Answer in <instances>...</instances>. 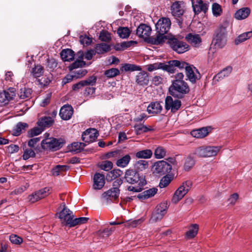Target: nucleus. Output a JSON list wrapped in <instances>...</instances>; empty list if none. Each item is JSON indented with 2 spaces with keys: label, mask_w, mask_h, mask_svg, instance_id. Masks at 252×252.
Returning a JSON list of instances; mask_svg holds the SVG:
<instances>
[{
  "label": "nucleus",
  "mask_w": 252,
  "mask_h": 252,
  "mask_svg": "<svg viewBox=\"0 0 252 252\" xmlns=\"http://www.w3.org/2000/svg\"><path fill=\"white\" fill-rule=\"evenodd\" d=\"M230 23L227 20H224L216 30L212 43L218 48H222L227 42V29L229 27Z\"/></svg>",
  "instance_id": "1"
},
{
  "label": "nucleus",
  "mask_w": 252,
  "mask_h": 252,
  "mask_svg": "<svg viewBox=\"0 0 252 252\" xmlns=\"http://www.w3.org/2000/svg\"><path fill=\"white\" fill-rule=\"evenodd\" d=\"M173 63V69L175 71V67L180 69H185L186 74L188 79L192 83H194L201 78V75L198 70L193 65H189L188 63L178 60H174L172 62Z\"/></svg>",
  "instance_id": "2"
},
{
  "label": "nucleus",
  "mask_w": 252,
  "mask_h": 252,
  "mask_svg": "<svg viewBox=\"0 0 252 252\" xmlns=\"http://www.w3.org/2000/svg\"><path fill=\"white\" fill-rule=\"evenodd\" d=\"M170 94L178 98H182L184 95L189 93V88L185 81H174L169 88Z\"/></svg>",
  "instance_id": "3"
},
{
  "label": "nucleus",
  "mask_w": 252,
  "mask_h": 252,
  "mask_svg": "<svg viewBox=\"0 0 252 252\" xmlns=\"http://www.w3.org/2000/svg\"><path fill=\"white\" fill-rule=\"evenodd\" d=\"M62 205L63 206V209L56 215L63 225L71 227L72 222L74 218L73 213L65 206L64 203H63Z\"/></svg>",
  "instance_id": "4"
},
{
  "label": "nucleus",
  "mask_w": 252,
  "mask_h": 252,
  "mask_svg": "<svg viewBox=\"0 0 252 252\" xmlns=\"http://www.w3.org/2000/svg\"><path fill=\"white\" fill-rule=\"evenodd\" d=\"M220 149L219 146L200 147L195 150V154L200 157H212L216 156Z\"/></svg>",
  "instance_id": "5"
},
{
  "label": "nucleus",
  "mask_w": 252,
  "mask_h": 252,
  "mask_svg": "<svg viewBox=\"0 0 252 252\" xmlns=\"http://www.w3.org/2000/svg\"><path fill=\"white\" fill-rule=\"evenodd\" d=\"M192 183L190 181L184 182L175 192L172 198V202L175 204L178 203L187 193L191 188Z\"/></svg>",
  "instance_id": "6"
},
{
  "label": "nucleus",
  "mask_w": 252,
  "mask_h": 252,
  "mask_svg": "<svg viewBox=\"0 0 252 252\" xmlns=\"http://www.w3.org/2000/svg\"><path fill=\"white\" fill-rule=\"evenodd\" d=\"M168 43L170 47L178 54L184 53L189 50L188 44L175 37L169 38L168 40Z\"/></svg>",
  "instance_id": "7"
},
{
  "label": "nucleus",
  "mask_w": 252,
  "mask_h": 252,
  "mask_svg": "<svg viewBox=\"0 0 252 252\" xmlns=\"http://www.w3.org/2000/svg\"><path fill=\"white\" fill-rule=\"evenodd\" d=\"M63 143L61 139L51 137L46 138L41 142L42 148L44 150L56 151L62 148Z\"/></svg>",
  "instance_id": "8"
},
{
  "label": "nucleus",
  "mask_w": 252,
  "mask_h": 252,
  "mask_svg": "<svg viewBox=\"0 0 252 252\" xmlns=\"http://www.w3.org/2000/svg\"><path fill=\"white\" fill-rule=\"evenodd\" d=\"M167 210V204L162 202L157 205L153 211L150 220L151 222H156L160 220L166 214Z\"/></svg>",
  "instance_id": "9"
},
{
  "label": "nucleus",
  "mask_w": 252,
  "mask_h": 252,
  "mask_svg": "<svg viewBox=\"0 0 252 252\" xmlns=\"http://www.w3.org/2000/svg\"><path fill=\"white\" fill-rule=\"evenodd\" d=\"M174 62V60L169 61L166 63H157L153 64H149L146 65V68L150 72L158 69H162L163 70L172 73L174 72L173 63H172V62Z\"/></svg>",
  "instance_id": "10"
},
{
  "label": "nucleus",
  "mask_w": 252,
  "mask_h": 252,
  "mask_svg": "<svg viewBox=\"0 0 252 252\" xmlns=\"http://www.w3.org/2000/svg\"><path fill=\"white\" fill-rule=\"evenodd\" d=\"M171 170V165L163 160L156 161L151 167L153 173H170Z\"/></svg>",
  "instance_id": "11"
},
{
  "label": "nucleus",
  "mask_w": 252,
  "mask_h": 252,
  "mask_svg": "<svg viewBox=\"0 0 252 252\" xmlns=\"http://www.w3.org/2000/svg\"><path fill=\"white\" fill-rule=\"evenodd\" d=\"M52 191L51 189L46 187L39 189L28 196V200L31 203H34L38 200L41 199L51 193Z\"/></svg>",
  "instance_id": "12"
},
{
  "label": "nucleus",
  "mask_w": 252,
  "mask_h": 252,
  "mask_svg": "<svg viewBox=\"0 0 252 252\" xmlns=\"http://www.w3.org/2000/svg\"><path fill=\"white\" fill-rule=\"evenodd\" d=\"M181 106V102L177 98H173L171 96H167L165 99V108L175 113Z\"/></svg>",
  "instance_id": "13"
},
{
  "label": "nucleus",
  "mask_w": 252,
  "mask_h": 252,
  "mask_svg": "<svg viewBox=\"0 0 252 252\" xmlns=\"http://www.w3.org/2000/svg\"><path fill=\"white\" fill-rule=\"evenodd\" d=\"M125 179L127 183L131 184L144 186L147 184L145 177L143 174H141V176L139 174H125Z\"/></svg>",
  "instance_id": "14"
},
{
  "label": "nucleus",
  "mask_w": 252,
  "mask_h": 252,
  "mask_svg": "<svg viewBox=\"0 0 252 252\" xmlns=\"http://www.w3.org/2000/svg\"><path fill=\"white\" fill-rule=\"evenodd\" d=\"M171 22L168 18L159 19L156 25V31L160 34L166 33L170 28Z\"/></svg>",
  "instance_id": "15"
},
{
  "label": "nucleus",
  "mask_w": 252,
  "mask_h": 252,
  "mask_svg": "<svg viewBox=\"0 0 252 252\" xmlns=\"http://www.w3.org/2000/svg\"><path fill=\"white\" fill-rule=\"evenodd\" d=\"M172 15L175 18H179L183 15L185 12L184 3L182 1H176L173 2L170 7Z\"/></svg>",
  "instance_id": "16"
},
{
  "label": "nucleus",
  "mask_w": 252,
  "mask_h": 252,
  "mask_svg": "<svg viewBox=\"0 0 252 252\" xmlns=\"http://www.w3.org/2000/svg\"><path fill=\"white\" fill-rule=\"evenodd\" d=\"M192 6L195 14H197L201 12L206 13L209 8V3L203 2L202 0H192Z\"/></svg>",
  "instance_id": "17"
},
{
  "label": "nucleus",
  "mask_w": 252,
  "mask_h": 252,
  "mask_svg": "<svg viewBox=\"0 0 252 252\" xmlns=\"http://www.w3.org/2000/svg\"><path fill=\"white\" fill-rule=\"evenodd\" d=\"M98 136V133L95 129L90 128L85 131L82 135V139L86 143L93 142Z\"/></svg>",
  "instance_id": "18"
},
{
  "label": "nucleus",
  "mask_w": 252,
  "mask_h": 252,
  "mask_svg": "<svg viewBox=\"0 0 252 252\" xmlns=\"http://www.w3.org/2000/svg\"><path fill=\"white\" fill-rule=\"evenodd\" d=\"M93 188L94 189H100L104 186L106 177L104 174H94L93 177Z\"/></svg>",
  "instance_id": "19"
},
{
  "label": "nucleus",
  "mask_w": 252,
  "mask_h": 252,
  "mask_svg": "<svg viewBox=\"0 0 252 252\" xmlns=\"http://www.w3.org/2000/svg\"><path fill=\"white\" fill-rule=\"evenodd\" d=\"M151 31L152 29L150 26L144 24H141L137 29L136 34L146 40L150 36Z\"/></svg>",
  "instance_id": "20"
},
{
  "label": "nucleus",
  "mask_w": 252,
  "mask_h": 252,
  "mask_svg": "<svg viewBox=\"0 0 252 252\" xmlns=\"http://www.w3.org/2000/svg\"><path fill=\"white\" fill-rule=\"evenodd\" d=\"M212 128L211 126L203 127L191 131V135L197 138H202L208 135L211 131Z\"/></svg>",
  "instance_id": "21"
},
{
  "label": "nucleus",
  "mask_w": 252,
  "mask_h": 252,
  "mask_svg": "<svg viewBox=\"0 0 252 252\" xmlns=\"http://www.w3.org/2000/svg\"><path fill=\"white\" fill-rule=\"evenodd\" d=\"M120 190L117 188H113L104 192L102 194V198L105 201L117 199L119 195Z\"/></svg>",
  "instance_id": "22"
},
{
  "label": "nucleus",
  "mask_w": 252,
  "mask_h": 252,
  "mask_svg": "<svg viewBox=\"0 0 252 252\" xmlns=\"http://www.w3.org/2000/svg\"><path fill=\"white\" fill-rule=\"evenodd\" d=\"M73 108L71 105H65L60 109V116L64 120H69L73 114Z\"/></svg>",
  "instance_id": "23"
},
{
  "label": "nucleus",
  "mask_w": 252,
  "mask_h": 252,
  "mask_svg": "<svg viewBox=\"0 0 252 252\" xmlns=\"http://www.w3.org/2000/svg\"><path fill=\"white\" fill-rule=\"evenodd\" d=\"M232 70V67L230 66L225 67L214 77L213 81L216 83L225 77L228 76Z\"/></svg>",
  "instance_id": "24"
},
{
  "label": "nucleus",
  "mask_w": 252,
  "mask_h": 252,
  "mask_svg": "<svg viewBox=\"0 0 252 252\" xmlns=\"http://www.w3.org/2000/svg\"><path fill=\"white\" fill-rule=\"evenodd\" d=\"M120 174H107L106 176V180L108 182H111L114 180L113 183V188H117L119 189V187L123 183V180L121 177H120Z\"/></svg>",
  "instance_id": "25"
},
{
  "label": "nucleus",
  "mask_w": 252,
  "mask_h": 252,
  "mask_svg": "<svg viewBox=\"0 0 252 252\" xmlns=\"http://www.w3.org/2000/svg\"><path fill=\"white\" fill-rule=\"evenodd\" d=\"M149 81L148 74L146 71H141L136 76V82L140 86L148 85Z\"/></svg>",
  "instance_id": "26"
},
{
  "label": "nucleus",
  "mask_w": 252,
  "mask_h": 252,
  "mask_svg": "<svg viewBox=\"0 0 252 252\" xmlns=\"http://www.w3.org/2000/svg\"><path fill=\"white\" fill-rule=\"evenodd\" d=\"M158 189L153 188L146 190L137 195V197L140 199L145 200L154 196L158 192Z\"/></svg>",
  "instance_id": "27"
},
{
  "label": "nucleus",
  "mask_w": 252,
  "mask_h": 252,
  "mask_svg": "<svg viewBox=\"0 0 252 252\" xmlns=\"http://www.w3.org/2000/svg\"><path fill=\"white\" fill-rule=\"evenodd\" d=\"M162 109L159 102H151L147 107V112L149 114H157L160 113Z\"/></svg>",
  "instance_id": "28"
},
{
  "label": "nucleus",
  "mask_w": 252,
  "mask_h": 252,
  "mask_svg": "<svg viewBox=\"0 0 252 252\" xmlns=\"http://www.w3.org/2000/svg\"><path fill=\"white\" fill-rule=\"evenodd\" d=\"M134 167L136 173L144 172L148 168V161L144 160H138L134 164Z\"/></svg>",
  "instance_id": "29"
},
{
  "label": "nucleus",
  "mask_w": 252,
  "mask_h": 252,
  "mask_svg": "<svg viewBox=\"0 0 252 252\" xmlns=\"http://www.w3.org/2000/svg\"><path fill=\"white\" fill-rule=\"evenodd\" d=\"M186 38L189 43L195 47L199 46L201 42V39L198 34L189 33Z\"/></svg>",
  "instance_id": "30"
},
{
  "label": "nucleus",
  "mask_w": 252,
  "mask_h": 252,
  "mask_svg": "<svg viewBox=\"0 0 252 252\" xmlns=\"http://www.w3.org/2000/svg\"><path fill=\"white\" fill-rule=\"evenodd\" d=\"M250 13V9L248 7H244L238 10L235 13V18L237 20H243L246 18Z\"/></svg>",
  "instance_id": "31"
},
{
  "label": "nucleus",
  "mask_w": 252,
  "mask_h": 252,
  "mask_svg": "<svg viewBox=\"0 0 252 252\" xmlns=\"http://www.w3.org/2000/svg\"><path fill=\"white\" fill-rule=\"evenodd\" d=\"M60 54L61 58L64 62L72 61L74 57V52L69 49L63 50Z\"/></svg>",
  "instance_id": "32"
},
{
  "label": "nucleus",
  "mask_w": 252,
  "mask_h": 252,
  "mask_svg": "<svg viewBox=\"0 0 252 252\" xmlns=\"http://www.w3.org/2000/svg\"><path fill=\"white\" fill-rule=\"evenodd\" d=\"M131 160L129 155L127 154L119 158L116 161V165L119 167L125 168L127 166Z\"/></svg>",
  "instance_id": "33"
},
{
  "label": "nucleus",
  "mask_w": 252,
  "mask_h": 252,
  "mask_svg": "<svg viewBox=\"0 0 252 252\" xmlns=\"http://www.w3.org/2000/svg\"><path fill=\"white\" fill-rule=\"evenodd\" d=\"M28 127V125L27 123L19 122L14 128L12 134L15 136H19L22 132L25 131L26 128H27Z\"/></svg>",
  "instance_id": "34"
},
{
  "label": "nucleus",
  "mask_w": 252,
  "mask_h": 252,
  "mask_svg": "<svg viewBox=\"0 0 252 252\" xmlns=\"http://www.w3.org/2000/svg\"><path fill=\"white\" fill-rule=\"evenodd\" d=\"M95 54H102L110 50V46L106 43H102L96 45L94 49Z\"/></svg>",
  "instance_id": "35"
},
{
  "label": "nucleus",
  "mask_w": 252,
  "mask_h": 252,
  "mask_svg": "<svg viewBox=\"0 0 252 252\" xmlns=\"http://www.w3.org/2000/svg\"><path fill=\"white\" fill-rule=\"evenodd\" d=\"M44 72V68L40 64L35 65L31 70V74L34 78L39 77L42 76Z\"/></svg>",
  "instance_id": "36"
},
{
  "label": "nucleus",
  "mask_w": 252,
  "mask_h": 252,
  "mask_svg": "<svg viewBox=\"0 0 252 252\" xmlns=\"http://www.w3.org/2000/svg\"><path fill=\"white\" fill-rule=\"evenodd\" d=\"M153 155L152 151L150 149H146L137 152L135 156L138 158H150Z\"/></svg>",
  "instance_id": "37"
},
{
  "label": "nucleus",
  "mask_w": 252,
  "mask_h": 252,
  "mask_svg": "<svg viewBox=\"0 0 252 252\" xmlns=\"http://www.w3.org/2000/svg\"><path fill=\"white\" fill-rule=\"evenodd\" d=\"M252 36V32H248L243 33L239 35L234 40V43L235 45H238L239 44L244 42L246 40L249 39Z\"/></svg>",
  "instance_id": "38"
},
{
  "label": "nucleus",
  "mask_w": 252,
  "mask_h": 252,
  "mask_svg": "<svg viewBox=\"0 0 252 252\" xmlns=\"http://www.w3.org/2000/svg\"><path fill=\"white\" fill-rule=\"evenodd\" d=\"M195 164L194 159L191 157H188L185 158V162L183 166L185 172H189Z\"/></svg>",
  "instance_id": "39"
},
{
  "label": "nucleus",
  "mask_w": 252,
  "mask_h": 252,
  "mask_svg": "<svg viewBox=\"0 0 252 252\" xmlns=\"http://www.w3.org/2000/svg\"><path fill=\"white\" fill-rule=\"evenodd\" d=\"M54 122L53 120L51 117H45L41 119L37 122L38 126H41L43 129L46 127L51 126Z\"/></svg>",
  "instance_id": "40"
},
{
  "label": "nucleus",
  "mask_w": 252,
  "mask_h": 252,
  "mask_svg": "<svg viewBox=\"0 0 252 252\" xmlns=\"http://www.w3.org/2000/svg\"><path fill=\"white\" fill-rule=\"evenodd\" d=\"M199 226L197 224H192L189 230L186 232V236L188 239H191L194 237L197 234Z\"/></svg>",
  "instance_id": "41"
},
{
  "label": "nucleus",
  "mask_w": 252,
  "mask_h": 252,
  "mask_svg": "<svg viewBox=\"0 0 252 252\" xmlns=\"http://www.w3.org/2000/svg\"><path fill=\"white\" fill-rule=\"evenodd\" d=\"M173 178V174H166L160 181L159 187L163 188L167 187Z\"/></svg>",
  "instance_id": "42"
},
{
  "label": "nucleus",
  "mask_w": 252,
  "mask_h": 252,
  "mask_svg": "<svg viewBox=\"0 0 252 252\" xmlns=\"http://www.w3.org/2000/svg\"><path fill=\"white\" fill-rule=\"evenodd\" d=\"M80 57L81 58L80 59L77 60L75 62L72 63L69 66V69L70 70H72L78 67H82L86 64L85 62L82 60L83 57V54L82 53H81Z\"/></svg>",
  "instance_id": "43"
},
{
  "label": "nucleus",
  "mask_w": 252,
  "mask_h": 252,
  "mask_svg": "<svg viewBox=\"0 0 252 252\" xmlns=\"http://www.w3.org/2000/svg\"><path fill=\"white\" fill-rule=\"evenodd\" d=\"M164 34H160L158 33V34L156 37H152L150 38V41L153 44H160L163 42L164 40L166 39V36Z\"/></svg>",
  "instance_id": "44"
},
{
  "label": "nucleus",
  "mask_w": 252,
  "mask_h": 252,
  "mask_svg": "<svg viewBox=\"0 0 252 252\" xmlns=\"http://www.w3.org/2000/svg\"><path fill=\"white\" fill-rule=\"evenodd\" d=\"M166 154V151L162 147H157L154 151V156L157 159H161L164 158Z\"/></svg>",
  "instance_id": "45"
},
{
  "label": "nucleus",
  "mask_w": 252,
  "mask_h": 252,
  "mask_svg": "<svg viewBox=\"0 0 252 252\" xmlns=\"http://www.w3.org/2000/svg\"><path fill=\"white\" fill-rule=\"evenodd\" d=\"M98 167L105 171H109L113 168V163L109 160H104L98 164Z\"/></svg>",
  "instance_id": "46"
},
{
  "label": "nucleus",
  "mask_w": 252,
  "mask_h": 252,
  "mask_svg": "<svg viewBox=\"0 0 252 252\" xmlns=\"http://www.w3.org/2000/svg\"><path fill=\"white\" fill-rule=\"evenodd\" d=\"M212 11L214 16L216 17L220 16L222 13L221 7L218 3H213L212 5Z\"/></svg>",
  "instance_id": "47"
},
{
  "label": "nucleus",
  "mask_w": 252,
  "mask_h": 252,
  "mask_svg": "<svg viewBox=\"0 0 252 252\" xmlns=\"http://www.w3.org/2000/svg\"><path fill=\"white\" fill-rule=\"evenodd\" d=\"M32 90L29 88H23L20 89L18 95L20 98L26 99L31 97Z\"/></svg>",
  "instance_id": "48"
},
{
  "label": "nucleus",
  "mask_w": 252,
  "mask_h": 252,
  "mask_svg": "<svg viewBox=\"0 0 252 252\" xmlns=\"http://www.w3.org/2000/svg\"><path fill=\"white\" fill-rule=\"evenodd\" d=\"M122 69L125 71H140L141 68L139 66L135 64L126 63L122 66Z\"/></svg>",
  "instance_id": "49"
},
{
  "label": "nucleus",
  "mask_w": 252,
  "mask_h": 252,
  "mask_svg": "<svg viewBox=\"0 0 252 252\" xmlns=\"http://www.w3.org/2000/svg\"><path fill=\"white\" fill-rule=\"evenodd\" d=\"M117 33L120 37L122 38H126L129 36L130 31L128 28L121 27L118 29Z\"/></svg>",
  "instance_id": "50"
},
{
  "label": "nucleus",
  "mask_w": 252,
  "mask_h": 252,
  "mask_svg": "<svg viewBox=\"0 0 252 252\" xmlns=\"http://www.w3.org/2000/svg\"><path fill=\"white\" fill-rule=\"evenodd\" d=\"M85 145L83 143L80 142H74L71 145V150L76 153H79L82 150Z\"/></svg>",
  "instance_id": "51"
},
{
  "label": "nucleus",
  "mask_w": 252,
  "mask_h": 252,
  "mask_svg": "<svg viewBox=\"0 0 252 252\" xmlns=\"http://www.w3.org/2000/svg\"><path fill=\"white\" fill-rule=\"evenodd\" d=\"M89 218L87 217H80L78 218L73 219V220L72 222V227H74L78 225H80L86 223L89 220Z\"/></svg>",
  "instance_id": "52"
},
{
  "label": "nucleus",
  "mask_w": 252,
  "mask_h": 252,
  "mask_svg": "<svg viewBox=\"0 0 252 252\" xmlns=\"http://www.w3.org/2000/svg\"><path fill=\"white\" fill-rule=\"evenodd\" d=\"M43 130V128L38 126L37 127L31 129L28 131V136L32 137L40 134Z\"/></svg>",
  "instance_id": "53"
},
{
  "label": "nucleus",
  "mask_w": 252,
  "mask_h": 252,
  "mask_svg": "<svg viewBox=\"0 0 252 252\" xmlns=\"http://www.w3.org/2000/svg\"><path fill=\"white\" fill-rule=\"evenodd\" d=\"M53 173H60L63 172H67L69 171V167L67 165H58L52 170Z\"/></svg>",
  "instance_id": "54"
},
{
  "label": "nucleus",
  "mask_w": 252,
  "mask_h": 252,
  "mask_svg": "<svg viewBox=\"0 0 252 252\" xmlns=\"http://www.w3.org/2000/svg\"><path fill=\"white\" fill-rule=\"evenodd\" d=\"M134 128L137 134H140L141 133L146 132L150 130V128L143 125H135Z\"/></svg>",
  "instance_id": "55"
},
{
  "label": "nucleus",
  "mask_w": 252,
  "mask_h": 252,
  "mask_svg": "<svg viewBox=\"0 0 252 252\" xmlns=\"http://www.w3.org/2000/svg\"><path fill=\"white\" fill-rule=\"evenodd\" d=\"M120 73V71L118 69L115 68H112L110 69L107 70L105 71V75L108 78L114 77Z\"/></svg>",
  "instance_id": "56"
},
{
  "label": "nucleus",
  "mask_w": 252,
  "mask_h": 252,
  "mask_svg": "<svg viewBox=\"0 0 252 252\" xmlns=\"http://www.w3.org/2000/svg\"><path fill=\"white\" fill-rule=\"evenodd\" d=\"M29 187V185L28 183H26L25 186H21L19 188L15 189L13 191H12L10 194L12 195H18L23 193L25 190H26Z\"/></svg>",
  "instance_id": "57"
},
{
  "label": "nucleus",
  "mask_w": 252,
  "mask_h": 252,
  "mask_svg": "<svg viewBox=\"0 0 252 252\" xmlns=\"http://www.w3.org/2000/svg\"><path fill=\"white\" fill-rule=\"evenodd\" d=\"M134 43L135 42L133 41L123 42L120 44H117L115 46V49L117 50H124L126 48L129 47Z\"/></svg>",
  "instance_id": "58"
},
{
  "label": "nucleus",
  "mask_w": 252,
  "mask_h": 252,
  "mask_svg": "<svg viewBox=\"0 0 252 252\" xmlns=\"http://www.w3.org/2000/svg\"><path fill=\"white\" fill-rule=\"evenodd\" d=\"M3 93L5 94L6 99L7 101L13 99L15 96V92L13 89H9L7 91H4Z\"/></svg>",
  "instance_id": "59"
},
{
  "label": "nucleus",
  "mask_w": 252,
  "mask_h": 252,
  "mask_svg": "<svg viewBox=\"0 0 252 252\" xmlns=\"http://www.w3.org/2000/svg\"><path fill=\"white\" fill-rule=\"evenodd\" d=\"M99 37L102 41L108 42L111 40L110 34L106 31L101 32Z\"/></svg>",
  "instance_id": "60"
},
{
  "label": "nucleus",
  "mask_w": 252,
  "mask_h": 252,
  "mask_svg": "<svg viewBox=\"0 0 252 252\" xmlns=\"http://www.w3.org/2000/svg\"><path fill=\"white\" fill-rule=\"evenodd\" d=\"M10 242L16 245H19L22 243L23 239L22 238L19 237L16 235H11L9 237Z\"/></svg>",
  "instance_id": "61"
},
{
  "label": "nucleus",
  "mask_w": 252,
  "mask_h": 252,
  "mask_svg": "<svg viewBox=\"0 0 252 252\" xmlns=\"http://www.w3.org/2000/svg\"><path fill=\"white\" fill-rule=\"evenodd\" d=\"M35 156V153L32 149H26L23 155V159L25 160L29 159L30 158Z\"/></svg>",
  "instance_id": "62"
},
{
  "label": "nucleus",
  "mask_w": 252,
  "mask_h": 252,
  "mask_svg": "<svg viewBox=\"0 0 252 252\" xmlns=\"http://www.w3.org/2000/svg\"><path fill=\"white\" fill-rule=\"evenodd\" d=\"M80 43L82 44H83L84 46H85V45L88 46L91 43V42L92 41V39L91 38L89 37L88 36L81 35L80 37Z\"/></svg>",
  "instance_id": "63"
},
{
  "label": "nucleus",
  "mask_w": 252,
  "mask_h": 252,
  "mask_svg": "<svg viewBox=\"0 0 252 252\" xmlns=\"http://www.w3.org/2000/svg\"><path fill=\"white\" fill-rule=\"evenodd\" d=\"M87 70L84 69H80L73 72V76L75 78H79L85 76L87 73Z\"/></svg>",
  "instance_id": "64"
}]
</instances>
